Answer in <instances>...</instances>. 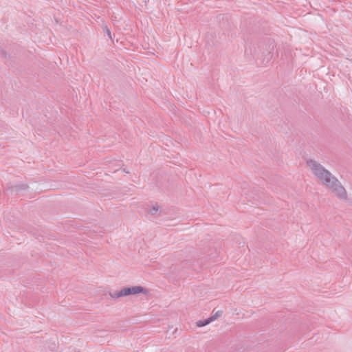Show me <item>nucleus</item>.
<instances>
[{"mask_svg": "<svg viewBox=\"0 0 352 352\" xmlns=\"http://www.w3.org/2000/svg\"><path fill=\"white\" fill-rule=\"evenodd\" d=\"M307 166L312 170L318 179L324 184L328 188L332 190L340 198L346 196V191L340 185L339 182L326 170L321 167L314 160H309L307 162Z\"/></svg>", "mask_w": 352, "mask_h": 352, "instance_id": "1", "label": "nucleus"}, {"mask_svg": "<svg viewBox=\"0 0 352 352\" xmlns=\"http://www.w3.org/2000/svg\"><path fill=\"white\" fill-rule=\"evenodd\" d=\"M140 293L146 294L147 290L141 286H135L132 287L123 288L118 293L113 295V297L119 298L121 296L138 294Z\"/></svg>", "mask_w": 352, "mask_h": 352, "instance_id": "2", "label": "nucleus"}, {"mask_svg": "<svg viewBox=\"0 0 352 352\" xmlns=\"http://www.w3.org/2000/svg\"><path fill=\"white\" fill-rule=\"evenodd\" d=\"M212 322V319H206L205 320H199L196 322V325L198 327H204Z\"/></svg>", "mask_w": 352, "mask_h": 352, "instance_id": "3", "label": "nucleus"}, {"mask_svg": "<svg viewBox=\"0 0 352 352\" xmlns=\"http://www.w3.org/2000/svg\"><path fill=\"white\" fill-rule=\"evenodd\" d=\"M221 314V311H217V313H215L212 316H211L210 318H209L208 319H212V322L214 320H215L218 317L220 316V315Z\"/></svg>", "mask_w": 352, "mask_h": 352, "instance_id": "4", "label": "nucleus"}]
</instances>
